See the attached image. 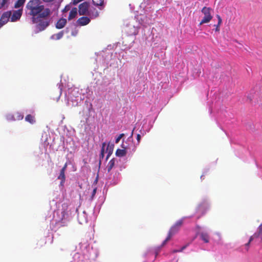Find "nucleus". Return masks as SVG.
<instances>
[{"instance_id":"f257e3e1","label":"nucleus","mask_w":262,"mask_h":262,"mask_svg":"<svg viewBox=\"0 0 262 262\" xmlns=\"http://www.w3.org/2000/svg\"><path fill=\"white\" fill-rule=\"evenodd\" d=\"M26 8L28 14L32 16V21L39 31L44 30L49 25V17L51 11L49 8H45L40 0L29 1Z\"/></svg>"},{"instance_id":"f03ea898","label":"nucleus","mask_w":262,"mask_h":262,"mask_svg":"<svg viewBox=\"0 0 262 262\" xmlns=\"http://www.w3.org/2000/svg\"><path fill=\"white\" fill-rule=\"evenodd\" d=\"M211 10L210 7H204L202 8L201 12L203 14L204 17L200 23V26L204 24L208 23L212 19Z\"/></svg>"},{"instance_id":"7ed1b4c3","label":"nucleus","mask_w":262,"mask_h":262,"mask_svg":"<svg viewBox=\"0 0 262 262\" xmlns=\"http://www.w3.org/2000/svg\"><path fill=\"white\" fill-rule=\"evenodd\" d=\"M89 8V3L86 2H84L79 6V14L80 15H84L86 14L88 12Z\"/></svg>"},{"instance_id":"20e7f679","label":"nucleus","mask_w":262,"mask_h":262,"mask_svg":"<svg viewBox=\"0 0 262 262\" xmlns=\"http://www.w3.org/2000/svg\"><path fill=\"white\" fill-rule=\"evenodd\" d=\"M11 16V12L10 11L4 13L0 18V25L3 26L6 24L9 21Z\"/></svg>"},{"instance_id":"39448f33","label":"nucleus","mask_w":262,"mask_h":262,"mask_svg":"<svg viewBox=\"0 0 262 262\" xmlns=\"http://www.w3.org/2000/svg\"><path fill=\"white\" fill-rule=\"evenodd\" d=\"M23 13V9H20L13 11V14L10 17L11 21L14 22L19 19Z\"/></svg>"},{"instance_id":"423d86ee","label":"nucleus","mask_w":262,"mask_h":262,"mask_svg":"<svg viewBox=\"0 0 262 262\" xmlns=\"http://www.w3.org/2000/svg\"><path fill=\"white\" fill-rule=\"evenodd\" d=\"M90 22V19L86 16H82L77 20L78 25L82 26L88 25Z\"/></svg>"},{"instance_id":"0eeeda50","label":"nucleus","mask_w":262,"mask_h":262,"mask_svg":"<svg viewBox=\"0 0 262 262\" xmlns=\"http://www.w3.org/2000/svg\"><path fill=\"white\" fill-rule=\"evenodd\" d=\"M67 24V19L65 18H60L59 19L56 24V28L60 29L63 28L65 25Z\"/></svg>"},{"instance_id":"6e6552de","label":"nucleus","mask_w":262,"mask_h":262,"mask_svg":"<svg viewBox=\"0 0 262 262\" xmlns=\"http://www.w3.org/2000/svg\"><path fill=\"white\" fill-rule=\"evenodd\" d=\"M8 117L13 120H20L23 119L24 115L21 113L17 112L14 115H9Z\"/></svg>"},{"instance_id":"1a4fd4ad","label":"nucleus","mask_w":262,"mask_h":262,"mask_svg":"<svg viewBox=\"0 0 262 262\" xmlns=\"http://www.w3.org/2000/svg\"><path fill=\"white\" fill-rule=\"evenodd\" d=\"M258 234H257L256 233H255L253 235L250 236L249 240L248 242L245 244V249L246 251H248L249 250V247L250 243L255 238H258Z\"/></svg>"},{"instance_id":"9d476101","label":"nucleus","mask_w":262,"mask_h":262,"mask_svg":"<svg viewBox=\"0 0 262 262\" xmlns=\"http://www.w3.org/2000/svg\"><path fill=\"white\" fill-rule=\"evenodd\" d=\"M216 17L217 18V24L214 25V27H215V31L219 32L220 31V26L222 23V19L219 15H216Z\"/></svg>"},{"instance_id":"9b49d317","label":"nucleus","mask_w":262,"mask_h":262,"mask_svg":"<svg viewBox=\"0 0 262 262\" xmlns=\"http://www.w3.org/2000/svg\"><path fill=\"white\" fill-rule=\"evenodd\" d=\"M114 144H111L110 143H108L107 144V146L106 148V152H107V155L106 156V159L107 160L110 156L112 154L114 149Z\"/></svg>"},{"instance_id":"f8f14e48","label":"nucleus","mask_w":262,"mask_h":262,"mask_svg":"<svg viewBox=\"0 0 262 262\" xmlns=\"http://www.w3.org/2000/svg\"><path fill=\"white\" fill-rule=\"evenodd\" d=\"M116 159L113 158L111 159L108 163L107 165L106 166V169L107 172H110L112 168L114 167L115 164Z\"/></svg>"},{"instance_id":"ddd939ff","label":"nucleus","mask_w":262,"mask_h":262,"mask_svg":"<svg viewBox=\"0 0 262 262\" xmlns=\"http://www.w3.org/2000/svg\"><path fill=\"white\" fill-rule=\"evenodd\" d=\"M77 14V9L76 8H73L70 12L69 15L68 16V19L71 20L74 18Z\"/></svg>"},{"instance_id":"4468645a","label":"nucleus","mask_w":262,"mask_h":262,"mask_svg":"<svg viewBox=\"0 0 262 262\" xmlns=\"http://www.w3.org/2000/svg\"><path fill=\"white\" fill-rule=\"evenodd\" d=\"M200 236L202 239L205 243H208L209 242V236L207 233L205 232H202L200 233Z\"/></svg>"},{"instance_id":"2eb2a0df","label":"nucleus","mask_w":262,"mask_h":262,"mask_svg":"<svg viewBox=\"0 0 262 262\" xmlns=\"http://www.w3.org/2000/svg\"><path fill=\"white\" fill-rule=\"evenodd\" d=\"M25 121L29 122L30 123L33 124L35 123V117L32 115H27L25 117Z\"/></svg>"},{"instance_id":"dca6fc26","label":"nucleus","mask_w":262,"mask_h":262,"mask_svg":"<svg viewBox=\"0 0 262 262\" xmlns=\"http://www.w3.org/2000/svg\"><path fill=\"white\" fill-rule=\"evenodd\" d=\"M180 228L177 227L176 225H173L170 229L168 234L171 236H172L174 234H176L179 230Z\"/></svg>"},{"instance_id":"f3484780","label":"nucleus","mask_w":262,"mask_h":262,"mask_svg":"<svg viewBox=\"0 0 262 262\" xmlns=\"http://www.w3.org/2000/svg\"><path fill=\"white\" fill-rule=\"evenodd\" d=\"M126 150L125 149H118L116 151V155L118 157H122L126 155Z\"/></svg>"},{"instance_id":"a211bd4d","label":"nucleus","mask_w":262,"mask_h":262,"mask_svg":"<svg viewBox=\"0 0 262 262\" xmlns=\"http://www.w3.org/2000/svg\"><path fill=\"white\" fill-rule=\"evenodd\" d=\"M26 0H17L14 4L15 8H19L22 7L25 4Z\"/></svg>"},{"instance_id":"6ab92c4d","label":"nucleus","mask_w":262,"mask_h":262,"mask_svg":"<svg viewBox=\"0 0 262 262\" xmlns=\"http://www.w3.org/2000/svg\"><path fill=\"white\" fill-rule=\"evenodd\" d=\"M58 179L61 180L60 185H63L66 180L64 173L60 172V174L59 176L58 177Z\"/></svg>"},{"instance_id":"aec40b11","label":"nucleus","mask_w":262,"mask_h":262,"mask_svg":"<svg viewBox=\"0 0 262 262\" xmlns=\"http://www.w3.org/2000/svg\"><path fill=\"white\" fill-rule=\"evenodd\" d=\"M105 145H106L105 143H103L102 144V147H101V152H100V161H101V160H102L104 158V148H105Z\"/></svg>"},{"instance_id":"412c9836","label":"nucleus","mask_w":262,"mask_h":262,"mask_svg":"<svg viewBox=\"0 0 262 262\" xmlns=\"http://www.w3.org/2000/svg\"><path fill=\"white\" fill-rule=\"evenodd\" d=\"M63 34H64L63 31H61L58 32V33L54 34L53 36V37L57 40H58L62 37Z\"/></svg>"},{"instance_id":"4be33fe9","label":"nucleus","mask_w":262,"mask_h":262,"mask_svg":"<svg viewBox=\"0 0 262 262\" xmlns=\"http://www.w3.org/2000/svg\"><path fill=\"white\" fill-rule=\"evenodd\" d=\"M93 3L95 6H102L104 3V0H92Z\"/></svg>"},{"instance_id":"5701e85b","label":"nucleus","mask_w":262,"mask_h":262,"mask_svg":"<svg viewBox=\"0 0 262 262\" xmlns=\"http://www.w3.org/2000/svg\"><path fill=\"white\" fill-rule=\"evenodd\" d=\"M187 217H184L183 219L178 221L174 225H176L178 228H180L183 223V219H186Z\"/></svg>"},{"instance_id":"b1692460","label":"nucleus","mask_w":262,"mask_h":262,"mask_svg":"<svg viewBox=\"0 0 262 262\" xmlns=\"http://www.w3.org/2000/svg\"><path fill=\"white\" fill-rule=\"evenodd\" d=\"M172 236H171L170 235H169V234H168L166 238L163 241V242L162 243V245H161V246L163 247L164 246L166 243L167 242L169 241L171 238Z\"/></svg>"},{"instance_id":"393cba45","label":"nucleus","mask_w":262,"mask_h":262,"mask_svg":"<svg viewBox=\"0 0 262 262\" xmlns=\"http://www.w3.org/2000/svg\"><path fill=\"white\" fill-rule=\"evenodd\" d=\"M7 3V0H0V9L3 8Z\"/></svg>"},{"instance_id":"a878e982","label":"nucleus","mask_w":262,"mask_h":262,"mask_svg":"<svg viewBox=\"0 0 262 262\" xmlns=\"http://www.w3.org/2000/svg\"><path fill=\"white\" fill-rule=\"evenodd\" d=\"M124 136V134H121L119 135L118 137H117L115 140V143H118L121 140V139Z\"/></svg>"},{"instance_id":"bb28decb","label":"nucleus","mask_w":262,"mask_h":262,"mask_svg":"<svg viewBox=\"0 0 262 262\" xmlns=\"http://www.w3.org/2000/svg\"><path fill=\"white\" fill-rule=\"evenodd\" d=\"M257 234H258V237L262 235V224H261L258 228V232L256 233Z\"/></svg>"},{"instance_id":"cd10ccee","label":"nucleus","mask_w":262,"mask_h":262,"mask_svg":"<svg viewBox=\"0 0 262 262\" xmlns=\"http://www.w3.org/2000/svg\"><path fill=\"white\" fill-rule=\"evenodd\" d=\"M186 247V246H184L183 247H182L181 249L180 250H174L172 251V252L173 253H176V252H182L184 249H185V248Z\"/></svg>"},{"instance_id":"c85d7f7f","label":"nucleus","mask_w":262,"mask_h":262,"mask_svg":"<svg viewBox=\"0 0 262 262\" xmlns=\"http://www.w3.org/2000/svg\"><path fill=\"white\" fill-rule=\"evenodd\" d=\"M70 9V6L69 5H67L63 10V12H66L68 11Z\"/></svg>"},{"instance_id":"c756f323","label":"nucleus","mask_w":262,"mask_h":262,"mask_svg":"<svg viewBox=\"0 0 262 262\" xmlns=\"http://www.w3.org/2000/svg\"><path fill=\"white\" fill-rule=\"evenodd\" d=\"M67 164H66L64 165V166L62 168V169H61L60 172L65 173V171H66V168H67Z\"/></svg>"},{"instance_id":"7c9ffc66","label":"nucleus","mask_w":262,"mask_h":262,"mask_svg":"<svg viewBox=\"0 0 262 262\" xmlns=\"http://www.w3.org/2000/svg\"><path fill=\"white\" fill-rule=\"evenodd\" d=\"M67 164H66L64 165V166L62 168V169H61L60 172L65 173V171H66V168H67Z\"/></svg>"},{"instance_id":"2f4dec72","label":"nucleus","mask_w":262,"mask_h":262,"mask_svg":"<svg viewBox=\"0 0 262 262\" xmlns=\"http://www.w3.org/2000/svg\"><path fill=\"white\" fill-rule=\"evenodd\" d=\"M207 171H204V172L203 173V174L201 175V179L202 180H204V177H205V175H206V174H207Z\"/></svg>"},{"instance_id":"473e14b6","label":"nucleus","mask_w":262,"mask_h":262,"mask_svg":"<svg viewBox=\"0 0 262 262\" xmlns=\"http://www.w3.org/2000/svg\"><path fill=\"white\" fill-rule=\"evenodd\" d=\"M137 140L138 141V142L139 143L141 140V136L140 134H138L137 136Z\"/></svg>"},{"instance_id":"72a5a7b5","label":"nucleus","mask_w":262,"mask_h":262,"mask_svg":"<svg viewBox=\"0 0 262 262\" xmlns=\"http://www.w3.org/2000/svg\"><path fill=\"white\" fill-rule=\"evenodd\" d=\"M96 188H94L93 189V193H92V196H94L96 194Z\"/></svg>"},{"instance_id":"f704fd0d","label":"nucleus","mask_w":262,"mask_h":262,"mask_svg":"<svg viewBox=\"0 0 262 262\" xmlns=\"http://www.w3.org/2000/svg\"><path fill=\"white\" fill-rule=\"evenodd\" d=\"M44 2H46V3H49V2H52L53 0H42Z\"/></svg>"},{"instance_id":"c9c22d12","label":"nucleus","mask_w":262,"mask_h":262,"mask_svg":"<svg viewBox=\"0 0 262 262\" xmlns=\"http://www.w3.org/2000/svg\"><path fill=\"white\" fill-rule=\"evenodd\" d=\"M62 219L63 218H64V215L65 214H66V212L64 211H62Z\"/></svg>"},{"instance_id":"e433bc0d","label":"nucleus","mask_w":262,"mask_h":262,"mask_svg":"<svg viewBox=\"0 0 262 262\" xmlns=\"http://www.w3.org/2000/svg\"><path fill=\"white\" fill-rule=\"evenodd\" d=\"M134 129H135V128L133 129V130H132V134H131V136H133V133H134Z\"/></svg>"},{"instance_id":"4c0bfd02","label":"nucleus","mask_w":262,"mask_h":262,"mask_svg":"<svg viewBox=\"0 0 262 262\" xmlns=\"http://www.w3.org/2000/svg\"><path fill=\"white\" fill-rule=\"evenodd\" d=\"M2 27V25H0V28H1Z\"/></svg>"}]
</instances>
